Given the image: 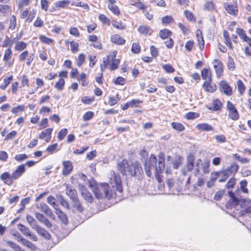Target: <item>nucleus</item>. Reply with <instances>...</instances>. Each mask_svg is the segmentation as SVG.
I'll return each instance as SVG.
<instances>
[{"instance_id": "1", "label": "nucleus", "mask_w": 251, "mask_h": 251, "mask_svg": "<svg viewBox=\"0 0 251 251\" xmlns=\"http://www.w3.org/2000/svg\"><path fill=\"white\" fill-rule=\"evenodd\" d=\"M111 187L120 193L123 191L122 182L119 175H117L114 171L110 172L109 184L107 183H100L97 184L93 188V192L97 199H101L103 197L108 199L112 197V192L109 191V187Z\"/></svg>"}, {"instance_id": "2", "label": "nucleus", "mask_w": 251, "mask_h": 251, "mask_svg": "<svg viewBox=\"0 0 251 251\" xmlns=\"http://www.w3.org/2000/svg\"><path fill=\"white\" fill-rule=\"evenodd\" d=\"M158 163L157 158L155 155L151 154L148 162H146L145 166V170L147 175L151 177L153 173L158 182L161 181L159 174L163 172L165 169L164 154L160 152L158 155Z\"/></svg>"}, {"instance_id": "3", "label": "nucleus", "mask_w": 251, "mask_h": 251, "mask_svg": "<svg viewBox=\"0 0 251 251\" xmlns=\"http://www.w3.org/2000/svg\"><path fill=\"white\" fill-rule=\"evenodd\" d=\"M117 168L123 175L131 176H134L136 173H140L142 171L139 162L137 161L131 162L126 159L118 163Z\"/></svg>"}, {"instance_id": "4", "label": "nucleus", "mask_w": 251, "mask_h": 251, "mask_svg": "<svg viewBox=\"0 0 251 251\" xmlns=\"http://www.w3.org/2000/svg\"><path fill=\"white\" fill-rule=\"evenodd\" d=\"M116 51H113L110 54L103 58V62L100 64V70L102 72L106 68H109L111 70H114L118 68L120 63V60L116 59Z\"/></svg>"}, {"instance_id": "5", "label": "nucleus", "mask_w": 251, "mask_h": 251, "mask_svg": "<svg viewBox=\"0 0 251 251\" xmlns=\"http://www.w3.org/2000/svg\"><path fill=\"white\" fill-rule=\"evenodd\" d=\"M209 161L205 160L202 162L201 159L197 160L194 168V175L197 176L199 175H203L209 172Z\"/></svg>"}, {"instance_id": "6", "label": "nucleus", "mask_w": 251, "mask_h": 251, "mask_svg": "<svg viewBox=\"0 0 251 251\" xmlns=\"http://www.w3.org/2000/svg\"><path fill=\"white\" fill-rule=\"evenodd\" d=\"M226 107L229 111V117L233 120H237L238 119L239 114L234 105L230 101H227Z\"/></svg>"}, {"instance_id": "7", "label": "nucleus", "mask_w": 251, "mask_h": 251, "mask_svg": "<svg viewBox=\"0 0 251 251\" xmlns=\"http://www.w3.org/2000/svg\"><path fill=\"white\" fill-rule=\"evenodd\" d=\"M224 5L226 10L229 14L233 16L237 15L238 10L236 2H234L232 4L225 2Z\"/></svg>"}, {"instance_id": "8", "label": "nucleus", "mask_w": 251, "mask_h": 251, "mask_svg": "<svg viewBox=\"0 0 251 251\" xmlns=\"http://www.w3.org/2000/svg\"><path fill=\"white\" fill-rule=\"evenodd\" d=\"M224 176V179H219V181L220 182L225 181L228 177V171H223L218 172L212 173L211 174L210 179L211 181H214L217 180L220 176Z\"/></svg>"}, {"instance_id": "9", "label": "nucleus", "mask_w": 251, "mask_h": 251, "mask_svg": "<svg viewBox=\"0 0 251 251\" xmlns=\"http://www.w3.org/2000/svg\"><path fill=\"white\" fill-rule=\"evenodd\" d=\"M79 188L81 192L82 197L85 201L89 203H91L93 201V198L91 194L83 185L79 184Z\"/></svg>"}, {"instance_id": "10", "label": "nucleus", "mask_w": 251, "mask_h": 251, "mask_svg": "<svg viewBox=\"0 0 251 251\" xmlns=\"http://www.w3.org/2000/svg\"><path fill=\"white\" fill-rule=\"evenodd\" d=\"M213 67L215 69L216 76L217 78H220L223 75V64L218 59H214L212 62Z\"/></svg>"}, {"instance_id": "11", "label": "nucleus", "mask_w": 251, "mask_h": 251, "mask_svg": "<svg viewBox=\"0 0 251 251\" xmlns=\"http://www.w3.org/2000/svg\"><path fill=\"white\" fill-rule=\"evenodd\" d=\"M221 91L227 96L232 95V88L228 84L225 80H222L220 83Z\"/></svg>"}, {"instance_id": "12", "label": "nucleus", "mask_w": 251, "mask_h": 251, "mask_svg": "<svg viewBox=\"0 0 251 251\" xmlns=\"http://www.w3.org/2000/svg\"><path fill=\"white\" fill-rule=\"evenodd\" d=\"M25 171V165L22 164L17 167L12 175L14 180L19 178Z\"/></svg>"}, {"instance_id": "13", "label": "nucleus", "mask_w": 251, "mask_h": 251, "mask_svg": "<svg viewBox=\"0 0 251 251\" xmlns=\"http://www.w3.org/2000/svg\"><path fill=\"white\" fill-rule=\"evenodd\" d=\"M201 76L204 81H212V73L210 68H204L201 70Z\"/></svg>"}, {"instance_id": "14", "label": "nucleus", "mask_w": 251, "mask_h": 251, "mask_svg": "<svg viewBox=\"0 0 251 251\" xmlns=\"http://www.w3.org/2000/svg\"><path fill=\"white\" fill-rule=\"evenodd\" d=\"M202 87L205 91L209 93H213L217 89L216 85L215 83H212V81H204Z\"/></svg>"}, {"instance_id": "15", "label": "nucleus", "mask_w": 251, "mask_h": 251, "mask_svg": "<svg viewBox=\"0 0 251 251\" xmlns=\"http://www.w3.org/2000/svg\"><path fill=\"white\" fill-rule=\"evenodd\" d=\"M35 216L36 219L41 223L44 224L47 227H51V224L48 219L44 215L39 212H36Z\"/></svg>"}, {"instance_id": "16", "label": "nucleus", "mask_w": 251, "mask_h": 251, "mask_svg": "<svg viewBox=\"0 0 251 251\" xmlns=\"http://www.w3.org/2000/svg\"><path fill=\"white\" fill-rule=\"evenodd\" d=\"M66 194L69 197L72 201L78 198L76 190L71 186H67Z\"/></svg>"}, {"instance_id": "17", "label": "nucleus", "mask_w": 251, "mask_h": 251, "mask_svg": "<svg viewBox=\"0 0 251 251\" xmlns=\"http://www.w3.org/2000/svg\"><path fill=\"white\" fill-rule=\"evenodd\" d=\"M37 208L39 210L44 212L48 216L50 217L53 216L50 209L49 208L48 206L44 203H41L39 204H38L37 205Z\"/></svg>"}, {"instance_id": "18", "label": "nucleus", "mask_w": 251, "mask_h": 251, "mask_svg": "<svg viewBox=\"0 0 251 251\" xmlns=\"http://www.w3.org/2000/svg\"><path fill=\"white\" fill-rule=\"evenodd\" d=\"M63 169L62 174L64 176H67L70 174L73 170V165L70 161H65L63 162Z\"/></svg>"}, {"instance_id": "19", "label": "nucleus", "mask_w": 251, "mask_h": 251, "mask_svg": "<svg viewBox=\"0 0 251 251\" xmlns=\"http://www.w3.org/2000/svg\"><path fill=\"white\" fill-rule=\"evenodd\" d=\"M0 179L3 181L4 183L8 185H11L12 184V181L13 180L12 175L10 176V174L8 172L2 173L0 176Z\"/></svg>"}, {"instance_id": "20", "label": "nucleus", "mask_w": 251, "mask_h": 251, "mask_svg": "<svg viewBox=\"0 0 251 251\" xmlns=\"http://www.w3.org/2000/svg\"><path fill=\"white\" fill-rule=\"evenodd\" d=\"M108 1L109 2L108 4V9L111 10L114 14L119 15L120 12L118 7L114 4L116 1L115 0H108Z\"/></svg>"}, {"instance_id": "21", "label": "nucleus", "mask_w": 251, "mask_h": 251, "mask_svg": "<svg viewBox=\"0 0 251 251\" xmlns=\"http://www.w3.org/2000/svg\"><path fill=\"white\" fill-rule=\"evenodd\" d=\"M34 229L36 230L39 235L46 239H50V235L49 233L39 225H38Z\"/></svg>"}, {"instance_id": "22", "label": "nucleus", "mask_w": 251, "mask_h": 251, "mask_svg": "<svg viewBox=\"0 0 251 251\" xmlns=\"http://www.w3.org/2000/svg\"><path fill=\"white\" fill-rule=\"evenodd\" d=\"M138 31L142 34L145 35H151L152 33V30L151 27L147 25H141L138 28Z\"/></svg>"}, {"instance_id": "23", "label": "nucleus", "mask_w": 251, "mask_h": 251, "mask_svg": "<svg viewBox=\"0 0 251 251\" xmlns=\"http://www.w3.org/2000/svg\"><path fill=\"white\" fill-rule=\"evenodd\" d=\"M111 41L117 45H123L125 43V40L118 34L112 35L111 37Z\"/></svg>"}, {"instance_id": "24", "label": "nucleus", "mask_w": 251, "mask_h": 251, "mask_svg": "<svg viewBox=\"0 0 251 251\" xmlns=\"http://www.w3.org/2000/svg\"><path fill=\"white\" fill-rule=\"evenodd\" d=\"M197 128L201 131H213L214 128L210 125L206 123L199 124L196 126Z\"/></svg>"}, {"instance_id": "25", "label": "nucleus", "mask_w": 251, "mask_h": 251, "mask_svg": "<svg viewBox=\"0 0 251 251\" xmlns=\"http://www.w3.org/2000/svg\"><path fill=\"white\" fill-rule=\"evenodd\" d=\"M20 241L22 242L23 245L26 246L31 251H33L35 250L36 248L34 245L27 239L24 238L23 237H21Z\"/></svg>"}, {"instance_id": "26", "label": "nucleus", "mask_w": 251, "mask_h": 251, "mask_svg": "<svg viewBox=\"0 0 251 251\" xmlns=\"http://www.w3.org/2000/svg\"><path fill=\"white\" fill-rule=\"evenodd\" d=\"M183 158L181 156H176L175 158L172 161L173 168L174 169H177L179 168L182 163Z\"/></svg>"}, {"instance_id": "27", "label": "nucleus", "mask_w": 251, "mask_h": 251, "mask_svg": "<svg viewBox=\"0 0 251 251\" xmlns=\"http://www.w3.org/2000/svg\"><path fill=\"white\" fill-rule=\"evenodd\" d=\"M229 196L231 198V200H232L233 202V204L234 205L238 204V201H239L241 199V198L238 196V193L234 194L231 191H228Z\"/></svg>"}, {"instance_id": "28", "label": "nucleus", "mask_w": 251, "mask_h": 251, "mask_svg": "<svg viewBox=\"0 0 251 251\" xmlns=\"http://www.w3.org/2000/svg\"><path fill=\"white\" fill-rule=\"evenodd\" d=\"M73 206L78 212H82L83 210V207L82 206L81 202L79 201V199L74 200L72 201Z\"/></svg>"}, {"instance_id": "29", "label": "nucleus", "mask_w": 251, "mask_h": 251, "mask_svg": "<svg viewBox=\"0 0 251 251\" xmlns=\"http://www.w3.org/2000/svg\"><path fill=\"white\" fill-rule=\"evenodd\" d=\"M26 221L33 229H35L38 225L35 219L30 215L26 216Z\"/></svg>"}, {"instance_id": "30", "label": "nucleus", "mask_w": 251, "mask_h": 251, "mask_svg": "<svg viewBox=\"0 0 251 251\" xmlns=\"http://www.w3.org/2000/svg\"><path fill=\"white\" fill-rule=\"evenodd\" d=\"M212 105L213 107H208V108L209 110L217 111L221 109L222 106V103L219 100L216 99L213 100Z\"/></svg>"}, {"instance_id": "31", "label": "nucleus", "mask_w": 251, "mask_h": 251, "mask_svg": "<svg viewBox=\"0 0 251 251\" xmlns=\"http://www.w3.org/2000/svg\"><path fill=\"white\" fill-rule=\"evenodd\" d=\"M55 213L57 215L58 218L64 224H67L68 219L67 216L63 212L58 209L56 210Z\"/></svg>"}, {"instance_id": "32", "label": "nucleus", "mask_w": 251, "mask_h": 251, "mask_svg": "<svg viewBox=\"0 0 251 251\" xmlns=\"http://www.w3.org/2000/svg\"><path fill=\"white\" fill-rule=\"evenodd\" d=\"M18 229L25 236H27L30 233L29 228L22 224L18 225Z\"/></svg>"}, {"instance_id": "33", "label": "nucleus", "mask_w": 251, "mask_h": 251, "mask_svg": "<svg viewBox=\"0 0 251 251\" xmlns=\"http://www.w3.org/2000/svg\"><path fill=\"white\" fill-rule=\"evenodd\" d=\"M47 202L51 205L56 210L58 209V204L56 202V200L52 196H50L47 198Z\"/></svg>"}, {"instance_id": "34", "label": "nucleus", "mask_w": 251, "mask_h": 251, "mask_svg": "<svg viewBox=\"0 0 251 251\" xmlns=\"http://www.w3.org/2000/svg\"><path fill=\"white\" fill-rule=\"evenodd\" d=\"M194 168V161L193 156H190L187 158V170L191 172Z\"/></svg>"}, {"instance_id": "35", "label": "nucleus", "mask_w": 251, "mask_h": 251, "mask_svg": "<svg viewBox=\"0 0 251 251\" xmlns=\"http://www.w3.org/2000/svg\"><path fill=\"white\" fill-rule=\"evenodd\" d=\"M52 128H49L45 130L42 131L39 135V138L41 139L45 138L46 137L50 135Z\"/></svg>"}, {"instance_id": "36", "label": "nucleus", "mask_w": 251, "mask_h": 251, "mask_svg": "<svg viewBox=\"0 0 251 251\" xmlns=\"http://www.w3.org/2000/svg\"><path fill=\"white\" fill-rule=\"evenodd\" d=\"M70 1L68 0H63L57 1L55 2V5L57 7L64 8L70 4Z\"/></svg>"}, {"instance_id": "37", "label": "nucleus", "mask_w": 251, "mask_h": 251, "mask_svg": "<svg viewBox=\"0 0 251 251\" xmlns=\"http://www.w3.org/2000/svg\"><path fill=\"white\" fill-rule=\"evenodd\" d=\"M240 189L244 193L247 194L249 192L248 189L247 187L248 182L246 180H243L240 181Z\"/></svg>"}, {"instance_id": "38", "label": "nucleus", "mask_w": 251, "mask_h": 251, "mask_svg": "<svg viewBox=\"0 0 251 251\" xmlns=\"http://www.w3.org/2000/svg\"><path fill=\"white\" fill-rule=\"evenodd\" d=\"M171 125L172 127L175 130L181 131L184 129V126L180 123L177 122H172Z\"/></svg>"}, {"instance_id": "39", "label": "nucleus", "mask_w": 251, "mask_h": 251, "mask_svg": "<svg viewBox=\"0 0 251 251\" xmlns=\"http://www.w3.org/2000/svg\"><path fill=\"white\" fill-rule=\"evenodd\" d=\"M171 34V32L170 30L167 29H164L160 31L159 35L162 39H164L167 38Z\"/></svg>"}, {"instance_id": "40", "label": "nucleus", "mask_w": 251, "mask_h": 251, "mask_svg": "<svg viewBox=\"0 0 251 251\" xmlns=\"http://www.w3.org/2000/svg\"><path fill=\"white\" fill-rule=\"evenodd\" d=\"M12 78V75L10 76L8 78H4L3 79V83L0 85V88L3 90L5 89L6 88V87L8 85V84L10 83Z\"/></svg>"}, {"instance_id": "41", "label": "nucleus", "mask_w": 251, "mask_h": 251, "mask_svg": "<svg viewBox=\"0 0 251 251\" xmlns=\"http://www.w3.org/2000/svg\"><path fill=\"white\" fill-rule=\"evenodd\" d=\"M112 25L118 29L123 30L126 28V25H123L122 22H116V21H113L112 23Z\"/></svg>"}, {"instance_id": "42", "label": "nucleus", "mask_w": 251, "mask_h": 251, "mask_svg": "<svg viewBox=\"0 0 251 251\" xmlns=\"http://www.w3.org/2000/svg\"><path fill=\"white\" fill-rule=\"evenodd\" d=\"M68 132V130L67 128L62 129L58 133L57 135V138L59 140H62L66 136Z\"/></svg>"}, {"instance_id": "43", "label": "nucleus", "mask_w": 251, "mask_h": 251, "mask_svg": "<svg viewBox=\"0 0 251 251\" xmlns=\"http://www.w3.org/2000/svg\"><path fill=\"white\" fill-rule=\"evenodd\" d=\"M65 84V81L62 78H60L54 87L58 90H61L63 88Z\"/></svg>"}, {"instance_id": "44", "label": "nucleus", "mask_w": 251, "mask_h": 251, "mask_svg": "<svg viewBox=\"0 0 251 251\" xmlns=\"http://www.w3.org/2000/svg\"><path fill=\"white\" fill-rule=\"evenodd\" d=\"M26 47V44L23 42H18L15 47L16 50H21L25 49Z\"/></svg>"}, {"instance_id": "45", "label": "nucleus", "mask_w": 251, "mask_h": 251, "mask_svg": "<svg viewBox=\"0 0 251 251\" xmlns=\"http://www.w3.org/2000/svg\"><path fill=\"white\" fill-rule=\"evenodd\" d=\"M25 108V106L24 105H18L16 107H13L11 110V112L13 114H17L20 112L23 111Z\"/></svg>"}, {"instance_id": "46", "label": "nucleus", "mask_w": 251, "mask_h": 251, "mask_svg": "<svg viewBox=\"0 0 251 251\" xmlns=\"http://www.w3.org/2000/svg\"><path fill=\"white\" fill-rule=\"evenodd\" d=\"M71 45V50L73 53H75L78 51V46L79 45L78 43L75 42L74 41H72L70 42Z\"/></svg>"}, {"instance_id": "47", "label": "nucleus", "mask_w": 251, "mask_h": 251, "mask_svg": "<svg viewBox=\"0 0 251 251\" xmlns=\"http://www.w3.org/2000/svg\"><path fill=\"white\" fill-rule=\"evenodd\" d=\"M99 20L103 24L107 25H110V20L104 14H100L99 16Z\"/></svg>"}, {"instance_id": "48", "label": "nucleus", "mask_w": 251, "mask_h": 251, "mask_svg": "<svg viewBox=\"0 0 251 251\" xmlns=\"http://www.w3.org/2000/svg\"><path fill=\"white\" fill-rule=\"evenodd\" d=\"M7 244L12 249H13L15 251H18L20 247L15 243L14 242L11 241H6Z\"/></svg>"}, {"instance_id": "49", "label": "nucleus", "mask_w": 251, "mask_h": 251, "mask_svg": "<svg viewBox=\"0 0 251 251\" xmlns=\"http://www.w3.org/2000/svg\"><path fill=\"white\" fill-rule=\"evenodd\" d=\"M199 116V114L198 113L192 112H188L185 115V117L186 119H190V120H192V119L197 118Z\"/></svg>"}, {"instance_id": "50", "label": "nucleus", "mask_w": 251, "mask_h": 251, "mask_svg": "<svg viewBox=\"0 0 251 251\" xmlns=\"http://www.w3.org/2000/svg\"><path fill=\"white\" fill-rule=\"evenodd\" d=\"M27 158H28V156L25 154H19L16 155L15 156L14 159L18 162H22V161L25 160Z\"/></svg>"}, {"instance_id": "51", "label": "nucleus", "mask_w": 251, "mask_h": 251, "mask_svg": "<svg viewBox=\"0 0 251 251\" xmlns=\"http://www.w3.org/2000/svg\"><path fill=\"white\" fill-rule=\"evenodd\" d=\"M85 59V55L83 53L80 54L77 58V65L79 67L81 66L84 63Z\"/></svg>"}, {"instance_id": "52", "label": "nucleus", "mask_w": 251, "mask_h": 251, "mask_svg": "<svg viewBox=\"0 0 251 251\" xmlns=\"http://www.w3.org/2000/svg\"><path fill=\"white\" fill-rule=\"evenodd\" d=\"M131 50L134 53H139L140 51V46L139 44L137 43H133Z\"/></svg>"}, {"instance_id": "53", "label": "nucleus", "mask_w": 251, "mask_h": 251, "mask_svg": "<svg viewBox=\"0 0 251 251\" xmlns=\"http://www.w3.org/2000/svg\"><path fill=\"white\" fill-rule=\"evenodd\" d=\"M39 38H40L41 41L44 43H46V44L50 45L53 43V40L49 38H48L45 36H43V35L40 36Z\"/></svg>"}, {"instance_id": "54", "label": "nucleus", "mask_w": 251, "mask_h": 251, "mask_svg": "<svg viewBox=\"0 0 251 251\" xmlns=\"http://www.w3.org/2000/svg\"><path fill=\"white\" fill-rule=\"evenodd\" d=\"M237 85L240 93L242 94L245 91V86L243 82L241 80H238L237 82Z\"/></svg>"}, {"instance_id": "55", "label": "nucleus", "mask_w": 251, "mask_h": 251, "mask_svg": "<svg viewBox=\"0 0 251 251\" xmlns=\"http://www.w3.org/2000/svg\"><path fill=\"white\" fill-rule=\"evenodd\" d=\"M184 15L187 19L191 22L195 21L194 16L192 12L189 11L185 10L184 11Z\"/></svg>"}, {"instance_id": "56", "label": "nucleus", "mask_w": 251, "mask_h": 251, "mask_svg": "<svg viewBox=\"0 0 251 251\" xmlns=\"http://www.w3.org/2000/svg\"><path fill=\"white\" fill-rule=\"evenodd\" d=\"M120 100V99L119 98L118 95H117L115 97H110L108 102L110 105L112 106L116 104Z\"/></svg>"}, {"instance_id": "57", "label": "nucleus", "mask_w": 251, "mask_h": 251, "mask_svg": "<svg viewBox=\"0 0 251 251\" xmlns=\"http://www.w3.org/2000/svg\"><path fill=\"white\" fill-rule=\"evenodd\" d=\"M58 144L57 143L53 144L49 146L46 149V151L50 154H52L56 150Z\"/></svg>"}, {"instance_id": "58", "label": "nucleus", "mask_w": 251, "mask_h": 251, "mask_svg": "<svg viewBox=\"0 0 251 251\" xmlns=\"http://www.w3.org/2000/svg\"><path fill=\"white\" fill-rule=\"evenodd\" d=\"M161 21L163 24H169L173 22V19L171 16H167L162 17Z\"/></svg>"}, {"instance_id": "59", "label": "nucleus", "mask_w": 251, "mask_h": 251, "mask_svg": "<svg viewBox=\"0 0 251 251\" xmlns=\"http://www.w3.org/2000/svg\"><path fill=\"white\" fill-rule=\"evenodd\" d=\"M194 42L193 41H187L185 45V49L188 51H191L193 50L194 47Z\"/></svg>"}, {"instance_id": "60", "label": "nucleus", "mask_w": 251, "mask_h": 251, "mask_svg": "<svg viewBox=\"0 0 251 251\" xmlns=\"http://www.w3.org/2000/svg\"><path fill=\"white\" fill-rule=\"evenodd\" d=\"M94 116V113L91 111L86 112L83 116L84 121H88L92 119Z\"/></svg>"}, {"instance_id": "61", "label": "nucleus", "mask_w": 251, "mask_h": 251, "mask_svg": "<svg viewBox=\"0 0 251 251\" xmlns=\"http://www.w3.org/2000/svg\"><path fill=\"white\" fill-rule=\"evenodd\" d=\"M238 166L235 164H231L229 167H228L226 170L225 171H228V173L230 172L231 173H235L238 170Z\"/></svg>"}, {"instance_id": "62", "label": "nucleus", "mask_w": 251, "mask_h": 251, "mask_svg": "<svg viewBox=\"0 0 251 251\" xmlns=\"http://www.w3.org/2000/svg\"><path fill=\"white\" fill-rule=\"evenodd\" d=\"M178 27L181 29L182 32L184 34H188L189 33V28L185 26L184 25H183L182 24L179 23L178 24Z\"/></svg>"}, {"instance_id": "63", "label": "nucleus", "mask_w": 251, "mask_h": 251, "mask_svg": "<svg viewBox=\"0 0 251 251\" xmlns=\"http://www.w3.org/2000/svg\"><path fill=\"white\" fill-rule=\"evenodd\" d=\"M163 68L167 73H173L175 71L174 68L170 64H166L163 66Z\"/></svg>"}, {"instance_id": "64", "label": "nucleus", "mask_w": 251, "mask_h": 251, "mask_svg": "<svg viewBox=\"0 0 251 251\" xmlns=\"http://www.w3.org/2000/svg\"><path fill=\"white\" fill-rule=\"evenodd\" d=\"M69 32L71 35L77 37L79 35V32L76 27H71Z\"/></svg>"}]
</instances>
